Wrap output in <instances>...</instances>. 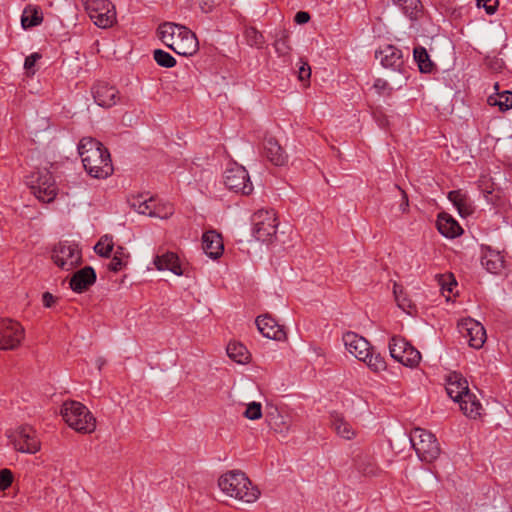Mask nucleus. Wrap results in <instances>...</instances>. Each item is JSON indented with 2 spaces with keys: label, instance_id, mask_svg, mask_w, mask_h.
<instances>
[{
  "label": "nucleus",
  "instance_id": "obj_1",
  "mask_svg": "<svg viewBox=\"0 0 512 512\" xmlns=\"http://www.w3.org/2000/svg\"><path fill=\"white\" fill-rule=\"evenodd\" d=\"M78 152L90 176L104 179L113 173L110 153L99 141L83 138L78 145Z\"/></svg>",
  "mask_w": 512,
  "mask_h": 512
},
{
  "label": "nucleus",
  "instance_id": "obj_2",
  "mask_svg": "<svg viewBox=\"0 0 512 512\" xmlns=\"http://www.w3.org/2000/svg\"><path fill=\"white\" fill-rule=\"evenodd\" d=\"M157 34L159 39L178 55L191 56L198 50L195 34L183 25L164 22L158 27Z\"/></svg>",
  "mask_w": 512,
  "mask_h": 512
},
{
  "label": "nucleus",
  "instance_id": "obj_3",
  "mask_svg": "<svg viewBox=\"0 0 512 512\" xmlns=\"http://www.w3.org/2000/svg\"><path fill=\"white\" fill-rule=\"evenodd\" d=\"M375 58L380 61L385 69L391 70L390 80L396 89L406 85L410 68L405 64L403 53L400 49L393 45H385L376 50Z\"/></svg>",
  "mask_w": 512,
  "mask_h": 512
},
{
  "label": "nucleus",
  "instance_id": "obj_4",
  "mask_svg": "<svg viewBox=\"0 0 512 512\" xmlns=\"http://www.w3.org/2000/svg\"><path fill=\"white\" fill-rule=\"evenodd\" d=\"M64 421L75 431L92 433L96 428V419L88 408L74 400L65 401L61 408Z\"/></svg>",
  "mask_w": 512,
  "mask_h": 512
},
{
  "label": "nucleus",
  "instance_id": "obj_5",
  "mask_svg": "<svg viewBox=\"0 0 512 512\" xmlns=\"http://www.w3.org/2000/svg\"><path fill=\"white\" fill-rule=\"evenodd\" d=\"M410 442L421 461L432 462L440 455V446L435 436L422 428H414L410 434Z\"/></svg>",
  "mask_w": 512,
  "mask_h": 512
},
{
  "label": "nucleus",
  "instance_id": "obj_6",
  "mask_svg": "<svg viewBox=\"0 0 512 512\" xmlns=\"http://www.w3.org/2000/svg\"><path fill=\"white\" fill-rule=\"evenodd\" d=\"M27 184L31 193L44 203L52 202L57 195V187L52 174L44 169L28 177Z\"/></svg>",
  "mask_w": 512,
  "mask_h": 512
},
{
  "label": "nucleus",
  "instance_id": "obj_7",
  "mask_svg": "<svg viewBox=\"0 0 512 512\" xmlns=\"http://www.w3.org/2000/svg\"><path fill=\"white\" fill-rule=\"evenodd\" d=\"M53 262L62 270L70 271L81 265L82 251L71 241H61L52 250Z\"/></svg>",
  "mask_w": 512,
  "mask_h": 512
},
{
  "label": "nucleus",
  "instance_id": "obj_8",
  "mask_svg": "<svg viewBox=\"0 0 512 512\" xmlns=\"http://www.w3.org/2000/svg\"><path fill=\"white\" fill-rule=\"evenodd\" d=\"M86 12L100 28H110L116 22V11L109 0H82Z\"/></svg>",
  "mask_w": 512,
  "mask_h": 512
},
{
  "label": "nucleus",
  "instance_id": "obj_9",
  "mask_svg": "<svg viewBox=\"0 0 512 512\" xmlns=\"http://www.w3.org/2000/svg\"><path fill=\"white\" fill-rule=\"evenodd\" d=\"M253 235L262 242L271 241L276 235L278 222L274 210L261 209L252 216Z\"/></svg>",
  "mask_w": 512,
  "mask_h": 512
},
{
  "label": "nucleus",
  "instance_id": "obj_10",
  "mask_svg": "<svg viewBox=\"0 0 512 512\" xmlns=\"http://www.w3.org/2000/svg\"><path fill=\"white\" fill-rule=\"evenodd\" d=\"M224 185L235 193L249 195L253 191V185L250 181L247 170L233 162L226 168L223 176Z\"/></svg>",
  "mask_w": 512,
  "mask_h": 512
},
{
  "label": "nucleus",
  "instance_id": "obj_11",
  "mask_svg": "<svg viewBox=\"0 0 512 512\" xmlns=\"http://www.w3.org/2000/svg\"><path fill=\"white\" fill-rule=\"evenodd\" d=\"M226 496L237 500L252 503L261 495L255 482H213Z\"/></svg>",
  "mask_w": 512,
  "mask_h": 512
},
{
  "label": "nucleus",
  "instance_id": "obj_12",
  "mask_svg": "<svg viewBox=\"0 0 512 512\" xmlns=\"http://www.w3.org/2000/svg\"><path fill=\"white\" fill-rule=\"evenodd\" d=\"M390 355L408 367H415L421 360L420 352L400 336H393L389 343Z\"/></svg>",
  "mask_w": 512,
  "mask_h": 512
},
{
  "label": "nucleus",
  "instance_id": "obj_13",
  "mask_svg": "<svg viewBox=\"0 0 512 512\" xmlns=\"http://www.w3.org/2000/svg\"><path fill=\"white\" fill-rule=\"evenodd\" d=\"M8 437L15 450L19 452L34 454L40 450V440L31 426H20L12 431Z\"/></svg>",
  "mask_w": 512,
  "mask_h": 512
},
{
  "label": "nucleus",
  "instance_id": "obj_14",
  "mask_svg": "<svg viewBox=\"0 0 512 512\" xmlns=\"http://www.w3.org/2000/svg\"><path fill=\"white\" fill-rule=\"evenodd\" d=\"M24 337V330L18 322L0 319V350L15 349Z\"/></svg>",
  "mask_w": 512,
  "mask_h": 512
},
{
  "label": "nucleus",
  "instance_id": "obj_15",
  "mask_svg": "<svg viewBox=\"0 0 512 512\" xmlns=\"http://www.w3.org/2000/svg\"><path fill=\"white\" fill-rule=\"evenodd\" d=\"M458 329L462 337L468 341L469 346L472 348L480 349L487 339L484 326L472 318L461 320L458 323Z\"/></svg>",
  "mask_w": 512,
  "mask_h": 512
},
{
  "label": "nucleus",
  "instance_id": "obj_16",
  "mask_svg": "<svg viewBox=\"0 0 512 512\" xmlns=\"http://www.w3.org/2000/svg\"><path fill=\"white\" fill-rule=\"evenodd\" d=\"M155 199L150 197L146 198L143 195H132L128 198L130 207L139 214L147 215L150 217H157L160 219H167L174 213L173 206H166L165 212H155Z\"/></svg>",
  "mask_w": 512,
  "mask_h": 512
},
{
  "label": "nucleus",
  "instance_id": "obj_17",
  "mask_svg": "<svg viewBox=\"0 0 512 512\" xmlns=\"http://www.w3.org/2000/svg\"><path fill=\"white\" fill-rule=\"evenodd\" d=\"M343 342L346 350L358 360L366 359L371 349L369 342L362 336L347 332L343 335Z\"/></svg>",
  "mask_w": 512,
  "mask_h": 512
},
{
  "label": "nucleus",
  "instance_id": "obj_18",
  "mask_svg": "<svg viewBox=\"0 0 512 512\" xmlns=\"http://www.w3.org/2000/svg\"><path fill=\"white\" fill-rule=\"evenodd\" d=\"M118 90L105 82H99L92 88V94L95 102L105 108L112 107L118 99Z\"/></svg>",
  "mask_w": 512,
  "mask_h": 512
},
{
  "label": "nucleus",
  "instance_id": "obj_19",
  "mask_svg": "<svg viewBox=\"0 0 512 512\" xmlns=\"http://www.w3.org/2000/svg\"><path fill=\"white\" fill-rule=\"evenodd\" d=\"M353 461L355 468L363 477L380 476V470L378 469L373 457L369 453L358 450L355 452Z\"/></svg>",
  "mask_w": 512,
  "mask_h": 512
},
{
  "label": "nucleus",
  "instance_id": "obj_20",
  "mask_svg": "<svg viewBox=\"0 0 512 512\" xmlns=\"http://www.w3.org/2000/svg\"><path fill=\"white\" fill-rule=\"evenodd\" d=\"M96 281V273L90 266L76 271L70 279V288L77 293L87 290Z\"/></svg>",
  "mask_w": 512,
  "mask_h": 512
},
{
  "label": "nucleus",
  "instance_id": "obj_21",
  "mask_svg": "<svg viewBox=\"0 0 512 512\" xmlns=\"http://www.w3.org/2000/svg\"><path fill=\"white\" fill-rule=\"evenodd\" d=\"M202 248L206 255L217 259L223 254L224 245L222 237L215 230L207 231L202 236Z\"/></svg>",
  "mask_w": 512,
  "mask_h": 512
},
{
  "label": "nucleus",
  "instance_id": "obj_22",
  "mask_svg": "<svg viewBox=\"0 0 512 512\" xmlns=\"http://www.w3.org/2000/svg\"><path fill=\"white\" fill-rule=\"evenodd\" d=\"M256 325L259 332L268 339L282 340L285 338L283 328L270 316H258Z\"/></svg>",
  "mask_w": 512,
  "mask_h": 512
},
{
  "label": "nucleus",
  "instance_id": "obj_23",
  "mask_svg": "<svg viewBox=\"0 0 512 512\" xmlns=\"http://www.w3.org/2000/svg\"><path fill=\"white\" fill-rule=\"evenodd\" d=\"M446 392L451 399L459 402L469 392L467 380L459 373H451L447 378Z\"/></svg>",
  "mask_w": 512,
  "mask_h": 512
},
{
  "label": "nucleus",
  "instance_id": "obj_24",
  "mask_svg": "<svg viewBox=\"0 0 512 512\" xmlns=\"http://www.w3.org/2000/svg\"><path fill=\"white\" fill-rule=\"evenodd\" d=\"M153 263L155 267L160 271L168 270L177 276H181L184 273L181 267L180 259L174 252H165L161 255H156Z\"/></svg>",
  "mask_w": 512,
  "mask_h": 512
},
{
  "label": "nucleus",
  "instance_id": "obj_25",
  "mask_svg": "<svg viewBox=\"0 0 512 512\" xmlns=\"http://www.w3.org/2000/svg\"><path fill=\"white\" fill-rule=\"evenodd\" d=\"M264 154L267 159L276 166H282L287 163L288 156L280 146L278 141L269 137L264 141Z\"/></svg>",
  "mask_w": 512,
  "mask_h": 512
},
{
  "label": "nucleus",
  "instance_id": "obj_26",
  "mask_svg": "<svg viewBox=\"0 0 512 512\" xmlns=\"http://www.w3.org/2000/svg\"><path fill=\"white\" fill-rule=\"evenodd\" d=\"M330 426L342 439L352 440L356 437V430L343 415L334 412L330 416Z\"/></svg>",
  "mask_w": 512,
  "mask_h": 512
},
{
  "label": "nucleus",
  "instance_id": "obj_27",
  "mask_svg": "<svg viewBox=\"0 0 512 512\" xmlns=\"http://www.w3.org/2000/svg\"><path fill=\"white\" fill-rule=\"evenodd\" d=\"M448 199L456 207L459 215L463 218L474 212V205L470 197L461 190H453L448 193Z\"/></svg>",
  "mask_w": 512,
  "mask_h": 512
},
{
  "label": "nucleus",
  "instance_id": "obj_28",
  "mask_svg": "<svg viewBox=\"0 0 512 512\" xmlns=\"http://www.w3.org/2000/svg\"><path fill=\"white\" fill-rule=\"evenodd\" d=\"M482 266L492 274H499L504 268V257L499 251L487 248L481 257Z\"/></svg>",
  "mask_w": 512,
  "mask_h": 512
},
{
  "label": "nucleus",
  "instance_id": "obj_29",
  "mask_svg": "<svg viewBox=\"0 0 512 512\" xmlns=\"http://www.w3.org/2000/svg\"><path fill=\"white\" fill-rule=\"evenodd\" d=\"M463 398L458 402L460 405V409L463 413L472 419H476L481 415L483 407L480 401L477 399L476 395L472 394L470 391L466 393V395L462 396Z\"/></svg>",
  "mask_w": 512,
  "mask_h": 512
},
{
  "label": "nucleus",
  "instance_id": "obj_30",
  "mask_svg": "<svg viewBox=\"0 0 512 512\" xmlns=\"http://www.w3.org/2000/svg\"><path fill=\"white\" fill-rule=\"evenodd\" d=\"M437 228L442 235L449 238L457 237L462 233L460 225L446 214L438 217Z\"/></svg>",
  "mask_w": 512,
  "mask_h": 512
},
{
  "label": "nucleus",
  "instance_id": "obj_31",
  "mask_svg": "<svg viewBox=\"0 0 512 512\" xmlns=\"http://www.w3.org/2000/svg\"><path fill=\"white\" fill-rule=\"evenodd\" d=\"M273 46L279 57H288L290 55L292 47L289 32L286 29H280L276 32Z\"/></svg>",
  "mask_w": 512,
  "mask_h": 512
},
{
  "label": "nucleus",
  "instance_id": "obj_32",
  "mask_svg": "<svg viewBox=\"0 0 512 512\" xmlns=\"http://www.w3.org/2000/svg\"><path fill=\"white\" fill-rule=\"evenodd\" d=\"M228 356L239 364L248 363L250 359V353L247 348L241 343H229L227 346Z\"/></svg>",
  "mask_w": 512,
  "mask_h": 512
},
{
  "label": "nucleus",
  "instance_id": "obj_33",
  "mask_svg": "<svg viewBox=\"0 0 512 512\" xmlns=\"http://www.w3.org/2000/svg\"><path fill=\"white\" fill-rule=\"evenodd\" d=\"M410 19H417L422 12L420 0H393Z\"/></svg>",
  "mask_w": 512,
  "mask_h": 512
},
{
  "label": "nucleus",
  "instance_id": "obj_34",
  "mask_svg": "<svg viewBox=\"0 0 512 512\" xmlns=\"http://www.w3.org/2000/svg\"><path fill=\"white\" fill-rule=\"evenodd\" d=\"M488 104L491 106H498L499 110L504 112L512 108V92L503 91L497 92L496 95L488 97Z\"/></svg>",
  "mask_w": 512,
  "mask_h": 512
},
{
  "label": "nucleus",
  "instance_id": "obj_35",
  "mask_svg": "<svg viewBox=\"0 0 512 512\" xmlns=\"http://www.w3.org/2000/svg\"><path fill=\"white\" fill-rule=\"evenodd\" d=\"M414 60L417 62L419 70L423 73H429L433 69V62L426 49L422 46H417L413 50Z\"/></svg>",
  "mask_w": 512,
  "mask_h": 512
},
{
  "label": "nucleus",
  "instance_id": "obj_36",
  "mask_svg": "<svg viewBox=\"0 0 512 512\" xmlns=\"http://www.w3.org/2000/svg\"><path fill=\"white\" fill-rule=\"evenodd\" d=\"M129 254L122 246H118L114 251L113 257L108 265L110 271L118 272L122 270L128 262Z\"/></svg>",
  "mask_w": 512,
  "mask_h": 512
},
{
  "label": "nucleus",
  "instance_id": "obj_37",
  "mask_svg": "<svg viewBox=\"0 0 512 512\" xmlns=\"http://www.w3.org/2000/svg\"><path fill=\"white\" fill-rule=\"evenodd\" d=\"M393 293L399 308L408 314H412L415 311V305L403 292L402 286L394 284Z\"/></svg>",
  "mask_w": 512,
  "mask_h": 512
},
{
  "label": "nucleus",
  "instance_id": "obj_38",
  "mask_svg": "<svg viewBox=\"0 0 512 512\" xmlns=\"http://www.w3.org/2000/svg\"><path fill=\"white\" fill-rule=\"evenodd\" d=\"M244 36L249 46L256 47L258 49L262 48L266 42L263 34L255 27L246 28Z\"/></svg>",
  "mask_w": 512,
  "mask_h": 512
},
{
  "label": "nucleus",
  "instance_id": "obj_39",
  "mask_svg": "<svg viewBox=\"0 0 512 512\" xmlns=\"http://www.w3.org/2000/svg\"><path fill=\"white\" fill-rule=\"evenodd\" d=\"M114 248L113 238L109 235H104L100 238L94 247L95 252L101 257H110Z\"/></svg>",
  "mask_w": 512,
  "mask_h": 512
},
{
  "label": "nucleus",
  "instance_id": "obj_40",
  "mask_svg": "<svg viewBox=\"0 0 512 512\" xmlns=\"http://www.w3.org/2000/svg\"><path fill=\"white\" fill-rule=\"evenodd\" d=\"M361 361L365 362L374 372H380L386 369L385 359L379 353L374 354L371 349L369 350V356Z\"/></svg>",
  "mask_w": 512,
  "mask_h": 512
},
{
  "label": "nucleus",
  "instance_id": "obj_41",
  "mask_svg": "<svg viewBox=\"0 0 512 512\" xmlns=\"http://www.w3.org/2000/svg\"><path fill=\"white\" fill-rule=\"evenodd\" d=\"M153 58L159 66L165 68H172L176 65V59L170 53L162 49L154 50Z\"/></svg>",
  "mask_w": 512,
  "mask_h": 512
},
{
  "label": "nucleus",
  "instance_id": "obj_42",
  "mask_svg": "<svg viewBox=\"0 0 512 512\" xmlns=\"http://www.w3.org/2000/svg\"><path fill=\"white\" fill-rule=\"evenodd\" d=\"M41 21H42V16H41V14L38 13L37 10H35V9L34 10L25 9L24 10L21 22H22V26L25 29L36 26V25L40 24Z\"/></svg>",
  "mask_w": 512,
  "mask_h": 512
},
{
  "label": "nucleus",
  "instance_id": "obj_43",
  "mask_svg": "<svg viewBox=\"0 0 512 512\" xmlns=\"http://www.w3.org/2000/svg\"><path fill=\"white\" fill-rule=\"evenodd\" d=\"M244 416L250 420H257L262 416L261 404L258 402H251L248 404Z\"/></svg>",
  "mask_w": 512,
  "mask_h": 512
},
{
  "label": "nucleus",
  "instance_id": "obj_44",
  "mask_svg": "<svg viewBox=\"0 0 512 512\" xmlns=\"http://www.w3.org/2000/svg\"><path fill=\"white\" fill-rule=\"evenodd\" d=\"M240 479V480H250L249 477L246 475L245 472L239 469L230 470L225 473H223L218 480H233V479Z\"/></svg>",
  "mask_w": 512,
  "mask_h": 512
},
{
  "label": "nucleus",
  "instance_id": "obj_45",
  "mask_svg": "<svg viewBox=\"0 0 512 512\" xmlns=\"http://www.w3.org/2000/svg\"><path fill=\"white\" fill-rule=\"evenodd\" d=\"M478 7H483L487 14L493 15L498 7V0H476Z\"/></svg>",
  "mask_w": 512,
  "mask_h": 512
},
{
  "label": "nucleus",
  "instance_id": "obj_46",
  "mask_svg": "<svg viewBox=\"0 0 512 512\" xmlns=\"http://www.w3.org/2000/svg\"><path fill=\"white\" fill-rule=\"evenodd\" d=\"M439 284L443 290H446L448 292H452L453 286L457 285L456 280L454 279L452 274L441 275L439 279Z\"/></svg>",
  "mask_w": 512,
  "mask_h": 512
},
{
  "label": "nucleus",
  "instance_id": "obj_47",
  "mask_svg": "<svg viewBox=\"0 0 512 512\" xmlns=\"http://www.w3.org/2000/svg\"><path fill=\"white\" fill-rule=\"evenodd\" d=\"M41 58V54L39 53H32L31 55L27 56L25 58L24 62V68L27 71L32 70V68L35 66V63Z\"/></svg>",
  "mask_w": 512,
  "mask_h": 512
},
{
  "label": "nucleus",
  "instance_id": "obj_48",
  "mask_svg": "<svg viewBox=\"0 0 512 512\" xmlns=\"http://www.w3.org/2000/svg\"><path fill=\"white\" fill-rule=\"evenodd\" d=\"M310 76H311L310 66L306 62L302 63V65L299 67V71H298L299 80L300 81L307 80L310 78Z\"/></svg>",
  "mask_w": 512,
  "mask_h": 512
},
{
  "label": "nucleus",
  "instance_id": "obj_49",
  "mask_svg": "<svg viewBox=\"0 0 512 512\" xmlns=\"http://www.w3.org/2000/svg\"><path fill=\"white\" fill-rule=\"evenodd\" d=\"M57 302V298L50 292H44L42 295V303L46 308H51Z\"/></svg>",
  "mask_w": 512,
  "mask_h": 512
},
{
  "label": "nucleus",
  "instance_id": "obj_50",
  "mask_svg": "<svg viewBox=\"0 0 512 512\" xmlns=\"http://www.w3.org/2000/svg\"><path fill=\"white\" fill-rule=\"evenodd\" d=\"M373 87L378 91V93H382L386 89L392 90L394 87H389V83L384 79H376Z\"/></svg>",
  "mask_w": 512,
  "mask_h": 512
},
{
  "label": "nucleus",
  "instance_id": "obj_51",
  "mask_svg": "<svg viewBox=\"0 0 512 512\" xmlns=\"http://www.w3.org/2000/svg\"><path fill=\"white\" fill-rule=\"evenodd\" d=\"M199 6L204 13H209L215 6L214 0H199Z\"/></svg>",
  "mask_w": 512,
  "mask_h": 512
},
{
  "label": "nucleus",
  "instance_id": "obj_52",
  "mask_svg": "<svg viewBox=\"0 0 512 512\" xmlns=\"http://www.w3.org/2000/svg\"><path fill=\"white\" fill-rule=\"evenodd\" d=\"M294 20L298 24H305L310 20V15L308 12L299 11L296 13Z\"/></svg>",
  "mask_w": 512,
  "mask_h": 512
},
{
  "label": "nucleus",
  "instance_id": "obj_53",
  "mask_svg": "<svg viewBox=\"0 0 512 512\" xmlns=\"http://www.w3.org/2000/svg\"><path fill=\"white\" fill-rule=\"evenodd\" d=\"M401 193L402 201L400 203V210L402 212H406L409 206L408 196L404 190H402L399 186H395Z\"/></svg>",
  "mask_w": 512,
  "mask_h": 512
},
{
  "label": "nucleus",
  "instance_id": "obj_54",
  "mask_svg": "<svg viewBox=\"0 0 512 512\" xmlns=\"http://www.w3.org/2000/svg\"><path fill=\"white\" fill-rule=\"evenodd\" d=\"M374 118L381 128H384L388 125V119L385 115L381 113L374 112Z\"/></svg>",
  "mask_w": 512,
  "mask_h": 512
},
{
  "label": "nucleus",
  "instance_id": "obj_55",
  "mask_svg": "<svg viewBox=\"0 0 512 512\" xmlns=\"http://www.w3.org/2000/svg\"><path fill=\"white\" fill-rule=\"evenodd\" d=\"M0 480H14V474L10 469L4 468L0 470Z\"/></svg>",
  "mask_w": 512,
  "mask_h": 512
},
{
  "label": "nucleus",
  "instance_id": "obj_56",
  "mask_svg": "<svg viewBox=\"0 0 512 512\" xmlns=\"http://www.w3.org/2000/svg\"><path fill=\"white\" fill-rule=\"evenodd\" d=\"M166 206H172L171 204L167 203V204H157L155 202V212L156 211H159V212H165L166 211Z\"/></svg>",
  "mask_w": 512,
  "mask_h": 512
},
{
  "label": "nucleus",
  "instance_id": "obj_57",
  "mask_svg": "<svg viewBox=\"0 0 512 512\" xmlns=\"http://www.w3.org/2000/svg\"><path fill=\"white\" fill-rule=\"evenodd\" d=\"M430 473V476H428L427 478H436V479H441L443 477V475L439 472V471H428Z\"/></svg>",
  "mask_w": 512,
  "mask_h": 512
},
{
  "label": "nucleus",
  "instance_id": "obj_58",
  "mask_svg": "<svg viewBox=\"0 0 512 512\" xmlns=\"http://www.w3.org/2000/svg\"><path fill=\"white\" fill-rule=\"evenodd\" d=\"M12 482H0V491H4L10 487Z\"/></svg>",
  "mask_w": 512,
  "mask_h": 512
},
{
  "label": "nucleus",
  "instance_id": "obj_59",
  "mask_svg": "<svg viewBox=\"0 0 512 512\" xmlns=\"http://www.w3.org/2000/svg\"><path fill=\"white\" fill-rule=\"evenodd\" d=\"M97 363H98V366H99V369H100V368H101V366L104 364V361H103L101 358H99V359L97 360Z\"/></svg>",
  "mask_w": 512,
  "mask_h": 512
},
{
  "label": "nucleus",
  "instance_id": "obj_60",
  "mask_svg": "<svg viewBox=\"0 0 512 512\" xmlns=\"http://www.w3.org/2000/svg\"><path fill=\"white\" fill-rule=\"evenodd\" d=\"M494 87H495V90H497V91H498V89H499V85H498V83H496Z\"/></svg>",
  "mask_w": 512,
  "mask_h": 512
}]
</instances>
